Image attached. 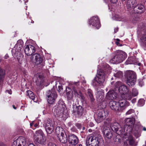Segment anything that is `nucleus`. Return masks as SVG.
Wrapping results in <instances>:
<instances>
[{
	"mask_svg": "<svg viewBox=\"0 0 146 146\" xmlns=\"http://www.w3.org/2000/svg\"><path fill=\"white\" fill-rule=\"evenodd\" d=\"M129 143L131 145H133L134 143V141L133 138L132 137H131L129 140Z\"/></svg>",
	"mask_w": 146,
	"mask_h": 146,
	"instance_id": "obj_38",
	"label": "nucleus"
},
{
	"mask_svg": "<svg viewBox=\"0 0 146 146\" xmlns=\"http://www.w3.org/2000/svg\"><path fill=\"white\" fill-rule=\"evenodd\" d=\"M47 97V101L48 103L53 104L54 103L57 95L54 88H52L50 90L48 91L46 94Z\"/></svg>",
	"mask_w": 146,
	"mask_h": 146,
	"instance_id": "obj_8",
	"label": "nucleus"
},
{
	"mask_svg": "<svg viewBox=\"0 0 146 146\" xmlns=\"http://www.w3.org/2000/svg\"><path fill=\"white\" fill-rule=\"evenodd\" d=\"M58 88L59 90H61L62 89V87L61 86H58Z\"/></svg>",
	"mask_w": 146,
	"mask_h": 146,
	"instance_id": "obj_57",
	"label": "nucleus"
},
{
	"mask_svg": "<svg viewBox=\"0 0 146 146\" xmlns=\"http://www.w3.org/2000/svg\"><path fill=\"white\" fill-rule=\"evenodd\" d=\"M112 17L113 18H119L120 17L118 14L114 13L113 14Z\"/></svg>",
	"mask_w": 146,
	"mask_h": 146,
	"instance_id": "obj_46",
	"label": "nucleus"
},
{
	"mask_svg": "<svg viewBox=\"0 0 146 146\" xmlns=\"http://www.w3.org/2000/svg\"><path fill=\"white\" fill-rule=\"evenodd\" d=\"M78 137L74 134L70 135L69 136L68 142L70 144L75 145L78 143Z\"/></svg>",
	"mask_w": 146,
	"mask_h": 146,
	"instance_id": "obj_19",
	"label": "nucleus"
},
{
	"mask_svg": "<svg viewBox=\"0 0 146 146\" xmlns=\"http://www.w3.org/2000/svg\"><path fill=\"white\" fill-rule=\"evenodd\" d=\"M110 1L111 3L113 4L116 3L117 1V0H110Z\"/></svg>",
	"mask_w": 146,
	"mask_h": 146,
	"instance_id": "obj_48",
	"label": "nucleus"
},
{
	"mask_svg": "<svg viewBox=\"0 0 146 146\" xmlns=\"http://www.w3.org/2000/svg\"><path fill=\"white\" fill-rule=\"evenodd\" d=\"M127 84L129 86H133L136 80V75L135 73L133 71H129L127 72Z\"/></svg>",
	"mask_w": 146,
	"mask_h": 146,
	"instance_id": "obj_7",
	"label": "nucleus"
},
{
	"mask_svg": "<svg viewBox=\"0 0 146 146\" xmlns=\"http://www.w3.org/2000/svg\"><path fill=\"white\" fill-rule=\"evenodd\" d=\"M103 133L105 137L108 139H111L112 136V134L109 127H106L104 129Z\"/></svg>",
	"mask_w": 146,
	"mask_h": 146,
	"instance_id": "obj_23",
	"label": "nucleus"
},
{
	"mask_svg": "<svg viewBox=\"0 0 146 146\" xmlns=\"http://www.w3.org/2000/svg\"><path fill=\"white\" fill-rule=\"evenodd\" d=\"M27 95L28 96L29 98L33 100H34V101H34L35 99V95L31 91L28 90L27 92Z\"/></svg>",
	"mask_w": 146,
	"mask_h": 146,
	"instance_id": "obj_31",
	"label": "nucleus"
},
{
	"mask_svg": "<svg viewBox=\"0 0 146 146\" xmlns=\"http://www.w3.org/2000/svg\"><path fill=\"white\" fill-rule=\"evenodd\" d=\"M76 126L78 127V128H80V125L79 124H76Z\"/></svg>",
	"mask_w": 146,
	"mask_h": 146,
	"instance_id": "obj_54",
	"label": "nucleus"
},
{
	"mask_svg": "<svg viewBox=\"0 0 146 146\" xmlns=\"http://www.w3.org/2000/svg\"><path fill=\"white\" fill-rule=\"evenodd\" d=\"M43 133L41 130L36 131L34 135L35 141L42 145H45L46 143V140L43 137Z\"/></svg>",
	"mask_w": 146,
	"mask_h": 146,
	"instance_id": "obj_6",
	"label": "nucleus"
},
{
	"mask_svg": "<svg viewBox=\"0 0 146 146\" xmlns=\"http://www.w3.org/2000/svg\"><path fill=\"white\" fill-rule=\"evenodd\" d=\"M135 119L133 118H128L126 119V123L127 126L125 127L127 135L130 134L132 131L133 126L135 123Z\"/></svg>",
	"mask_w": 146,
	"mask_h": 146,
	"instance_id": "obj_9",
	"label": "nucleus"
},
{
	"mask_svg": "<svg viewBox=\"0 0 146 146\" xmlns=\"http://www.w3.org/2000/svg\"><path fill=\"white\" fill-rule=\"evenodd\" d=\"M114 75L116 78H120L122 76L123 73L122 72L117 71L116 73H114Z\"/></svg>",
	"mask_w": 146,
	"mask_h": 146,
	"instance_id": "obj_33",
	"label": "nucleus"
},
{
	"mask_svg": "<svg viewBox=\"0 0 146 146\" xmlns=\"http://www.w3.org/2000/svg\"><path fill=\"white\" fill-rule=\"evenodd\" d=\"M134 135L137 138L138 137L140 136L139 133L137 131H136L134 133Z\"/></svg>",
	"mask_w": 146,
	"mask_h": 146,
	"instance_id": "obj_45",
	"label": "nucleus"
},
{
	"mask_svg": "<svg viewBox=\"0 0 146 146\" xmlns=\"http://www.w3.org/2000/svg\"><path fill=\"white\" fill-rule=\"evenodd\" d=\"M64 109L59 111L58 109L54 111V114L56 117L57 118H62L63 115V111Z\"/></svg>",
	"mask_w": 146,
	"mask_h": 146,
	"instance_id": "obj_30",
	"label": "nucleus"
},
{
	"mask_svg": "<svg viewBox=\"0 0 146 146\" xmlns=\"http://www.w3.org/2000/svg\"><path fill=\"white\" fill-rule=\"evenodd\" d=\"M56 134L58 135V137L59 141L62 143H67V138L66 134H64V132L61 131L60 135V133L58 132V129L57 128H56Z\"/></svg>",
	"mask_w": 146,
	"mask_h": 146,
	"instance_id": "obj_13",
	"label": "nucleus"
},
{
	"mask_svg": "<svg viewBox=\"0 0 146 146\" xmlns=\"http://www.w3.org/2000/svg\"><path fill=\"white\" fill-rule=\"evenodd\" d=\"M114 33H115L118 30V27L114 29Z\"/></svg>",
	"mask_w": 146,
	"mask_h": 146,
	"instance_id": "obj_50",
	"label": "nucleus"
},
{
	"mask_svg": "<svg viewBox=\"0 0 146 146\" xmlns=\"http://www.w3.org/2000/svg\"><path fill=\"white\" fill-rule=\"evenodd\" d=\"M13 108L15 109H16V108L15 107V106L14 105H13Z\"/></svg>",
	"mask_w": 146,
	"mask_h": 146,
	"instance_id": "obj_59",
	"label": "nucleus"
},
{
	"mask_svg": "<svg viewBox=\"0 0 146 146\" xmlns=\"http://www.w3.org/2000/svg\"><path fill=\"white\" fill-rule=\"evenodd\" d=\"M134 62L133 61V58L132 57H130L128 58L127 60L125 62V64H134Z\"/></svg>",
	"mask_w": 146,
	"mask_h": 146,
	"instance_id": "obj_32",
	"label": "nucleus"
},
{
	"mask_svg": "<svg viewBox=\"0 0 146 146\" xmlns=\"http://www.w3.org/2000/svg\"><path fill=\"white\" fill-rule=\"evenodd\" d=\"M94 124L92 122H90L89 124V126L91 127H92L94 126Z\"/></svg>",
	"mask_w": 146,
	"mask_h": 146,
	"instance_id": "obj_51",
	"label": "nucleus"
},
{
	"mask_svg": "<svg viewBox=\"0 0 146 146\" xmlns=\"http://www.w3.org/2000/svg\"><path fill=\"white\" fill-rule=\"evenodd\" d=\"M118 102L120 107L119 111L122 110L123 109L129 105V103L125 99L120 100Z\"/></svg>",
	"mask_w": 146,
	"mask_h": 146,
	"instance_id": "obj_24",
	"label": "nucleus"
},
{
	"mask_svg": "<svg viewBox=\"0 0 146 146\" xmlns=\"http://www.w3.org/2000/svg\"><path fill=\"white\" fill-rule=\"evenodd\" d=\"M126 54L123 51L118 50L115 53V55L110 60L113 64H118L123 61L126 58Z\"/></svg>",
	"mask_w": 146,
	"mask_h": 146,
	"instance_id": "obj_2",
	"label": "nucleus"
},
{
	"mask_svg": "<svg viewBox=\"0 0 146 146\" xmlns=\"http://www.w3.org/2000/svg\"><path fill=\"white\" fill-rule=\"evenodd\" d=\"M89 24L93 26H94L98 29L100 27V24L98 19H97L96 20H95V19H90L89 21Z\"/></svg>",
	"mask_w": 146,
	"mask_h": 146,
	"instance_id": "obj_22",
	"label": "nucleus"
},
{
	"mask_svg": "<svg viewBox=\"0 0 146 146\" xmlns=\"http://www.w3.org/2000/svg\"><path fill=\"white\" fill-rule=\"evenodd\" d=\"M121 82H117L115 84V86L116 87H119L121 86Z\"/></svg>",
	"mask_w": 146,
	"mask_h": 146,
	"instance_id": "obj_44",
	"label": "nucleus"
},
{
	"mask_svg": "<svg viewBox=\"0 0 146 146\" xmlns=\"http://www.w3.org/2000/svg\"><path fill=\"white\" fill-rule=\"evenodd\" d=\"M108 113L106 110L99 111L96 114L97 120L98 122L100 123L108 115Z\"/></svg>",
	"mask_w": 146,
	"mask_h": 146,
	"instance_id": "obj_11",
	"label": "nucleus"
},
{
	"mask_svg": "<svg viewBox=\"0 0 146 146\" xmlns=\"http://www.w3.org/2000/svg\"><path fill=\"white\" fill-rule=\"evenodd\" d=\"M119 92L121 94L122 98L126 100H130L132 98L131 93L127 86L125 85L120 86L119 89Z\"/></svg>",
	"mask_w": 146,
	"mask_h": 146,
	"instance_id": "obj_3",
	"label": "nucleus"
},
{
	"mask_svg": "<svg viewBox=\"0 0 146 146\" xmlns=\"http://www.w3.org/2000/svg\"><path fill=\"white\" fill-rule=\"evenodd\" d=\"M87 96L88 97L90 98L91 102H92L95 99L92 94V90L90 89L87 90Z\"/></svg>",
	"mask_w": 146,
	"mask_h": 146,
	"instance_id": "obj_29",
	"label": "nucleus"
},
{
	"mask_svg": "<svg viewBox=\"0 0 146 146\" xmlns=\"http://www.w3.org/2000/svg\"><path fill=\"white\" fill-rule=\"evenodd\" d=\"M35 48L34 46L30 45L26 46L24 51L25 53L27 56H30L35 52Z\"/></svg>",
	"mask_w": 146,
	"mask_h": 146,
	"instance_id": "obj_16",
	"label": "nucleus"
},
{
	"mask_svg": "<svg viewBox=\"0 0 146 146\" xmlns=\"http://www.w3.org/2000/svg\"><path fill=\"white\" fill-rule=\"evenodd\" d=\"M48 146H56V145L50 141H48L47 143Z\"/></svg>",
	"mask_w": 146,
	"mask_h": 146,
	"instance_id": "obj_43",
	"label": "nucleus"
},
{
	"mask_svg": "<svg viewBox=\"0 0 146 146\" xmlns=\"http://www.w3.org/2000/svg\"><path fill=\"white\" fill-rule=\"evenodd\" d=\"M116 44H117V45H118V46H121V45H120V44L119 43V42H116Z\"/></svg>",
	"mask_w": 146,
	"mask_h": 146,
	"instance_id": "obj_56",
	"label": "nucleus"
},
{
	"mask_svg": "<svg viewBox=\"0 0 146 146\" xmlns=\"http://www.w3.org/2000/svg\"><path fill=\"white\" fill-rule=\"evenodd\" d=\"M139 32L137 31L138 36L140 40L142 43L143 46L146 47V34L144 33L143 31L142 32L141 35L139 34Z\"/></svg>",
	"mask_w": 146,
	"mask_h": 146,
	"instance_id": "obj_25",
	"label": "nucleus"
},
{
	"mask_svg": "<svg viewBox=\"0 0 146 146\" xmlns=\"http://www.w3.org/2000/svg\"><path fill=\"white\" fill-rule=\"evenodd\" d=\"M5 75V72H3L2 69L0 68V82L2 81Z\"/></svg>",
	"mask_w": 146,
	"mask_h": 146,
	"instance_id": "obj_34",
	"label": "nucleus"
},
{
	"mask_svg": "<svg viewBox=\"0 0 146 146\" xmlns=\"http://www.w3.org/2000/svg\"><path fill=\"white\" fill-rule=\"evenodd\" d=\"M97 92L96 94L97 97L100 100L101 99L102 100L104 98V93L103 90L100 88H97Z\"/></svg>",
	"mask_w": 146,
	"mask_h": 146,
	"instance_id": "obj_27",
	"label": "nucleus"
},
{
	"mask_svg": "<svg viewBox=\"0 0 146 146\" xmlns=\"http://www.w3.org/2000/svg\"><path fill=\"white\" fill-rule=\"evenodd\" d=\"M77 146H82V145L81 144H79L78 145H77Z\"/></svg>",
	"mask_w": 146,
	"mask_h": 146,
	"instance_id": "obj_64",
	"label": "nucleus"
},
{
	"mask_svg": "<svg viewBox=\"0 0 146 146\" xmlns=\"http://www.w3.org/2000/svg\"><path fill=\"white\" fill-rule=\"evenodd\" d=\"M8 57V56L7 54H6L4 57L5 58V59H7Z\"/></svg>",
	"mask_w": 146,
	"mask_h": 146,
	"instance_id": "obj_55",
	"label": "nucleus"
},
{
	"mask_svg": "<svg viewBox=\"0 0 146 146\" xmlns=\"http://www.w3.org/2000/svg\"><path fill=\"white\" fill-rule=\"evenodd\" d=\"M145 10L144 5L141 3L138 4L133 9L134 13L137 14L143 13Z\"/></svg>",
	"mask_w": 146,
	"mask_h": 146,
	"instance_id": "obj_12",
	"label": "nucleus"
},
{
	"mask_svg": "<svg viewBox=\"0 0 146 146\" xmlns=\"http://www.w3.org/2000/svg\"><path fill=\"white\" fill-rule=\"evenodd\" d=\"M0 146H5V145L3 143L0 142Z\"/></svg>",
	"mask_w": 146,
	"mask_h": 146,
	"instance_id": "obj_53",
	"label": "nucleus"
},
{
	"mask_svg": "<svg viewBox=\"0 0 146 146\" xmlns=\"http://www.w3.org/2000/svg\"><path fill=\"white\" fill-rule=\"evenodd\" d=\"M138 94V92L137 89L133 88L132 90V93L131 94L132 96H135Z\"/></svg>",
	"mask_w": 146,
	"mask_h": 146,
	"instance_id": "obj_35",
	"label": "nucleus"
},
{
	"mask_svg": "<svg viewBox=\"0 0 146 146\" xmlns=\"http://www.w3.org/2000/svg\"><path fill=\"white\" fill-rule=\"evenodd\" d=\"M17 142L19 143V146H24L26 143L25 138L23 136H21L18 138Z\"/></svg>",
	"mask_w": 146,
	"mask_h": 146,
	"instance_id": "obj_26",
	"label": "nucleus"
},
{
	"mask_svg": "<svg viewBox=\"0 0 146 146\" xmlns=\"http://www.w3.org/2000/svg\"><path fill=\"white\" fill-rule=\"evenodd\" d=\"M106 67V69L104 70L100 69L98 71L95 79L99 84L103 83L105 81L106 75L110 72V68L109 67V65H107Z\"/></svg>",
	"mask_w": 146,
	"mask_h": 146,
	"instance_id": "obj_1",
	"label": "nucleus"
},
{
	"mask_svg": "<svg viewBox=\"0 0 146 146\" xmlns=\"http://www.w3.org/2000/svg\"><path fill=\"white\" fill-rule=\"evenodd\" d=\"M117 94L113 90L109 91L107 94L106 97L108 100H113L116 98Z\"/></svg>",
	"mask_w": 146,
	"mask_h": 146,
	"instance_id": "obj_20",
	"label": "nucleus"
},
{
	"mask_svg": "<svg viewBox=\"0 0 146 146\" xmlns=\"http://www.w3.org/2000/svg\"><path fill=\"white\" fill-rule=\"evenodd\" d=\"M37 125H38L36 123L34 125V126L35 127H37Z\"/></svg>",
	"mask_w": 146,
	"mask_h": 146,
	"instance_id": "obj_61",
	"label": "nucleus"
},
{
	"mask_svg": "<svg viewBox=\"0 0 146 146\" xmlns=\"http://www.w3.org/2000/svg\"><path fill=\"white\" fill-rule=\"evenodd\" d=\"M143 129V130L146 131V128L145 127H144Z\"/></svg>",
	"mask_w": 146,
	"mask_h": 146,
	"instance_id": "obj_60",
	"label": "nucleus"
},
{
	"mask_svg": "<svg viewBox=\"0 0 146 146\" xmlns=\"http://www.w3.org/2000/svg\"><path fill=\"white\" fill-rule=\"evenodd\" d=\"M23 41L19 40L13 49L12 52L13 54L15 57L20 54L23 50Z\"/></svg>",
	"mask_w": 146,
	"mask_h": 146,
	"instance_id": "obj_5",
	"label": "nucleus"
},
{
	"mask_svg": "<svg viewBox=\"0 0 146 146\" xmlns=\"http://www.w3.org/2000/svg\"><path fill=\"white\" fill-rule=\"evenodd\" d=\"M72 87L75 95H78L80 92L79 82H73L72 83Z\"/></svg>",
	"mask_w": 146,
	"mask_h": 146,
	"instance_id": "obj_18",
	"label": "nucleus"
},
{
	"mask_svg": "<svg viewBox=\"0 0 146 146\" xmlns=\"http://www.w3.org/2000/svg\"><path fill=\"white\" fill-rule=\"evenodd\" d=\"M73 109V112H76L79 117H80L82 115L83 109L81 106H76L75 108L74 106Z\"/></svg>",
	"mask_w": 146,
	"mask_h": 146,
	"instance_id": "obj_21",
	"label": "nucleus"
},
{
	"mask_svg": "<svg viewBox=\"0 0 146 146\" xmlns=\"http://www.w3.org/2000/svg\"><path fill=\"white\" fill-rule=\"evenodd\" d=\"M33 56V58L35 59L34 60L36 64H41L42 66L44 65L45 64L43 61V58L39 54L36 53L34 54Z\"/></svg>",
	"mask_w": 146,
	"mask_h": 146,
	"instance_id": "obj_14",
	"label": "nucleus"
},
{
	"mask_svg": "<svg viewBox=\"0 0 146 146\" xmlns=\"http://www.w3.org/2000/svg\"><path fill=\"white\" fill-rule=\"evenodd\" d=\"M134 112V111L133 110V109H130L126 113V115H129L130 114L132 113H133Z\"/></svg>",
	"mask_w": 146,
	"mask_h": 146,
	"instance_id": "obj_42",
	"label": "nucleus"
},
{
	"mask_svg": "<svg viewBox=\"0 0 146 146\" xmlns=\"http://www.w3.org/2000/svg\"><path fill=\"white\" fill-rule=\"evenodd\" d=\"M113 141L115 143H119L120 142V139L116 137L113 138Z\"/></svg>",
	"mask_w": 146,
	"mask_h": 146,
	"instance_id": "obj_36",
	"label": "nucleus"
},
{
	"mask_svg": "<svg viewBox=\"0 0 146 146\" xmlns=\"http://www.w3.org/2000/svg\"><path fill=\"white\" fill-rule=\"evenodd\" d=\"M119 103L114 101H111L109 103V106L111 109L114 111H119Z\"/></svg>",
	"mask_w": 146,
	"mask_h": 146,
	"instance_id": "obj_17",
	"label": "nucleus"
},
{
	"mask_svg": "<svg viewBox=\"0 0 146 146\" xmlns=\"http://www.w3.org/2000/svg\"><path fill=\"white\" fill-rule=\"evenodd\" d=\"M6 92H8V93H9L10 94H12V91L11 90H7L6 91Z\"/></svg>",
	"mask_w": 146,
	"mask_h": 146,
	"instance_id": "obj_49",
	"label": "nucleus"
},
{
	"mask_svg": "<svg viewBox=\"0 0 146 146\" xmlns=\"http://www.w3.org/2000/svg\"><path fill=\"white\" fill-rule=\"evenodd\" d=\"M116 40L117 41V42H119L120 40L119 39H118V38H117L116 39Z\"/></svg>",
	"mask_w": 146,
	"mask_h": 146,
	"instance_id": "obj_62",
	"label": "nucleus"
},
{
	"mask_svg": "<svg viewBox=\"0 0 146 146\" xmlns=\"http://www.w3.org/2000/svg\"><path fill=\"white\" fill-rule=\"evenodd\" d=\"M17 139L15 140L12 144V146H19V143L17 142Z\"/></svg>",
	"mask_w": 146,
	"mask_h": 146,
	"instance_id": "obj_41",
	"label": "nucleus"
},
{
	"mask_svg": "<svg viewBox=\"0 0 146 146\" xmlns=\"http://www.w3.org/2000/svg\"><path fill=\"white\" fill-rule=\"evenodd\" d=\"M93 139L92 144V146H99L100 142L102 140V137L99 135H95L93 134Z\"/></svg>",
	"mask_w": 146,
	"mask_h": 146,
	"instance_id": "obj_15",
	"label": "nucleus"
},
{
	"mask_svg": "<svg viewBox=\"0 0 146 146\" xmlns=\"http://www.w3.org/2000/svg\"><path fill=\"white\" fill-rule=\"evenodd\" d=\"M43 125L47 133L51 134L53 132L54 129V125L52 121L50 119L45 120L44 121Z\"/></svg>",
	"mask_w": 146,
	"mask_h": 146,
	"instance_id": "obj_10",
	"label": "nucleus"
},
{
	"mask_svg": "<svg viewBox=\"0 0 146 146\" xmlns=\"http://www.w3.org/2000/svg\"><path fill=\"white\" fill-rule=\"evenodd\" d=\"M144 104V100L143 99H140L139 100L138 105L139 106H143Z\"/></svg>",
	"mask_w": 146,
	"mask_h": 146,
	"instance_id": "obj_37",
	"label": "nucleus"
},
{
	"mask_svg": "<svg viewBox=\"0 0 146 146\" xmlns=\"http://www.w3.org/2000/svg\"><path fill=\"white\" fill-rule=\"evenodd\" d=\"M110 127L112 130L119 135H124L126 136L127 134L125 130L126 128L124 129L122 128L117 122H114L111 123Z\"/></svg>",
	"mask_w": 146,
	"mask_h": 146,
	"instance_id": "obj_4",
	"label": "nucleus"
},
{
	"mask_svg": "<svg viewBox=\"0 0 146 146\" xmlns=\"http://www.w3.org/2000/svg\"><path fill=\"white\" fill-rule=\"evenodd\" d=\"M133 5L132 4L130 3L129 4L128 3V1L127 3V9H129L131 7H133Z\"/></svg>",
	"mask_w": 146,
	"mask_h": 146,
	"instance_id": "obj_40",
	"label": "nucleus"
},
{
	"mask_svg": "<svg viewBox=\"0 0 146 146\" xmlns=\"http://www.w3.org/2000/svg\"><path fill=\"white\" fill-rule=\"evenodd\" d=\"M72 97L73 95L72 94H70L68 96V99L69 100H70L72 98Z\"/></svg>",
	"mask_w": 146,
	"mask_h": 146,
	"instance_id": "obj_47",
	"label": "nucleus"
},
{
	"mask_svg": "<svg viewBox=\"0 0 146 146\" xmlns=\"http://www.w3.org/2000/svg\"><path fill=\"white\" fill-rule=\"evenodd\" d=\"M94 18H98V17L97 15L95 16L92 17Z\"/></svg>",
	"mask_w": 146,
	"mask_h": 146,
	"instance_id": "obj_58",
	"label": "nucleus"
},
{
	"mask_svg": "<svg viewBox=\"0 0 146 146\" xmlns=\"http://www.w3.org/2000/svg\"><path fill=\"white\" fill-rule=\"evenodd\" d=\"M43 78L42 76V75H39L38 76V78L39 79H41Z\"/></svg>",
	"mask_w": 146,
	"mask_h": 146,
	"instance_id": "obj_52",
	"label": "nucleus"
},
{
	"mask_svg": "<svg viewBox=\"0 0 146 146\" xmlns=\"http://www.w3.org/2000/svg\"><path fill=\"white\" fill-rule=\"evenodd\" d=\"M128 1L129 4L131 3L133 5L137 3V0H128Z\"/></svg>",
	"mask_w": 146,
	"mask_h": 146,
	"instance_id": "obj_39",
	"label": "nucleus"
},
{
	"mask_svg": "<svg viewBox=\"0 0 146 146\" xmlns=\"http://www.w3.org/2000/svg\"><path fill=\"white\" fill-rule=\"evenodd\" d=\"M93 134L91 135L88 136L86 139V144L87 146H92V141L93 140Z\"/></svg>",
	"mask_w": 146,
	"mask_h": 146,
	"instance_id": "obj_28",
	"label": "nucleus"
},
{
	"mask_svg": "<svg viewBox=\"0 0 146 146\" xmlns=\"http://www.w3.org/2000/svg\"><path fill=\"white\" fill-rule=\"evenodd\" d=\"M88 131L89 132H91L92 131V130L91 129H89L88 130Z\"/></svg>",
	"mask_w": 146,
	"mask_h": 146,
	"instance_id": "obj_63",
	"label": "nucleus"
}]
</instances>
